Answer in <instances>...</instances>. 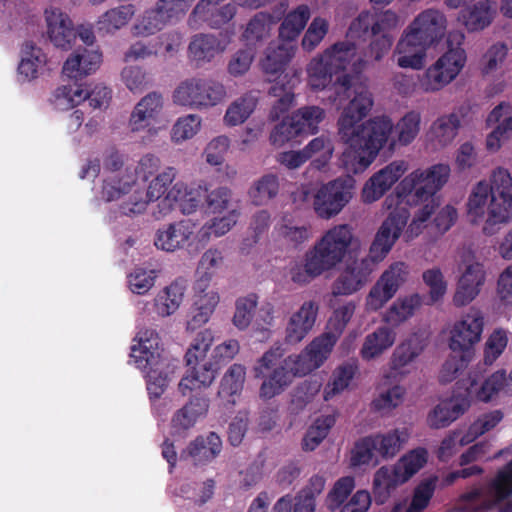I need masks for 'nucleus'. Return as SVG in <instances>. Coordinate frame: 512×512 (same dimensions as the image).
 Listing matches in <instances>:
<instances>
[{
	"mask_svg": "<svg viewBox=\"0 0 512 512\" xmlns=\"http://www.w3.org/2000/svg\"><path fill=\"white\" fill-rule=\"evenodd\" d=\"M504 418L500 409L491 410L479 415L461 436V444L468 445L480 436L493 430Z\"/></svg>",
	"mask_w": 512,
	"mask_h": 512,
	"instance_id": "obj_60",
	"label": "nucleus"
},
{
	"mask_svg": "<svg viewBox=\"0 0 512 512\" xmlns=\"http://www.w3.org/2000/svg\"><path fill=\"white\" fill-rule=\"evenodd\" d=\"M228 45L229 40L226 38L212 34H197L190 41L189 58L197 65H203L225 52Z\"/></svg>",
	"mask_w": 512,
	"mask_h": 512,
	"instance_id": "obj_36",
	"label": "nucleus"
},
{
	"mask_svg": "<svg viewBox=\"0 0 512 512\" xmlns=\"http://www.w3.org/2000/svg\"><path fill=\"white\" fill-rule=\"evenodd\" d=\"M319 312L315 301L308 300L302 303L299 309L293 312L285 329V340L290 344L300 343L313 329Z\"/></svg>",
	"mask_w": 512,
	"mask_h": 512,
	"instance_id": "obj_34",
	"label": "nucleus"
},
{
	"mask_svg": "<svg viewBox=\"0 0 512 512\" xmlns=\"http://www.w3.org/2000/svg\"><path fill=\"white\" fill-rule=\"evenodd\" d=\"M185 294V287L178 281L162 288L153 299V308L160 318L174 315L180 308Z\"/></svg>",
	"mask_w": 512,
	"mask_h": 512,
	"instance_id": "obj_47",
	"label": "nucleus"
},
{
	"mask_svg": "<svg viewBox=\"0 0 512 512\" xmlns=\"http://www.w3.org/2000/svg\"><path fill=\"white\" fill-rule=\"evenodd\" d=\"M154 244L157 249L174 252L187 246L198 247L197 224L190 219L164 225L156 231Z\"/></svg>",
	"mask_w": 512,
	"mask_h": 512,
	"instance_id": "obj_23",
	"label": "nucleus"
},
{
	"mask_svg": "<svg viewBox=\"0 0 512 512\" xmlns=\"http://www.w3.org/2000/svg\"><path fill=\"white\" fill-rule=\"evenodd\" d=\"M390 125L391 128L385 140L379 145L376 144L375 148L367 145L362 150L364 155L360 157L361 163L358 166L357 174L366 171L382 149L386 148L389 152H393L397 146H407L412 143L420 132L421 114L417 111H409L399 119L397 124H394L390 118Z\"/></svg>",
	"mask_w": 512,
	"mask_h": 512,
	"instance_id": "obj_14",
	"label": "nucleus"
},
{
	"mask_svg": "<svg viewBox=\"0 0 512 512\" xmlns=\"http://www.w3.org/2000/svg\"><path fill=\"white\" fill-rule=\"evenodd\" d=\"M20 55L17 68L19 79L23 82H31L38 78L47 65V56L44 51L32 42H25Z\"/></svg>",
	"mask_w": 512,
	"mask_h": 512,
	"instance_id": "obj_40",
	"label": "nucleus"
},
{
	"mask_svg": "<svg viewBox=\"0 0 512 512\" xmlns=\"http://www.w3.org/2000/svg\"><path fill=\"white\" fill-rule=\"evenodd\" d=\"M298 46L279 41L269 45L260 61L263 71L268 75H276L285 70L297 52Z\"/></svg>",
	"mask_w": 512,
	"mask_h": 512,
	"instance_id": "obj_44",
	"label": "nucleus"
},
{
	"mask_svg": "<svg viewBox=\"0 0 512 512\" xmlns=\"http://www.w3.org/2000/svg\"><path fill=\"white\" fill-rule=\"evenodd\" d=\"M164 98L161 94L152 92L142 97L134 106L128 127L132 132H146L148 136H156L165 129L167 121L162 120Z\"/></svg>",
	"mask_w": 512,
	"mask_h": 512,
	"instance_id": "obj_18",
	"label": "nucleus"
},
{
	"mask_svg": "<svg viewBox=\"0 0 512 512\" xmlns=\"http://www.w3.org/2000/svg\"><path fill=\"white\" fill-rule=\"evenodd\" d=\"M486 124L492 130L486 136L485 147L489 152L496 153L512 137V105L502 102L495 106L488 114Z\"/></svg>",
	"mask_w": 512,
	"mask_h": 512,
	"instance_id": "obj_28",
	"label": "nucleus"
},
{
	"mask_svg": "<svg viewBox=\"0 0 512 512\" xmlns=\"http://www.w3.org/2000/svg\"><path fill=\"white\" fill-rule=\"evenodd\" d=\"M377 264L367 256L347 263L333 283L332 293L348 296L361 290L369 281Z\"/></svg>",
	"mask_w": 512,
	"mask_h": 512,
	"instance_id": "obj_24",
	"label": "nucleus"
},
{
	"mask_svg": "<svg viewBox=\"0 0 512 512\" xmlns=\"http://www.w3.org/2000/svg\"><path fill=\"white\" fill-rule=\"evenodd\" d=\"M177 169L165 167L155 177L149 179L143 191L135 187L133 175L125 170L110 175L103 181L101 198L106 202H114L118 213L125 216L143 214L150 203L166 198L177 178Z\"/></svg>",
	"mask_w": 512,
	"mask_h": 512,
	"instance_id": "obj_4",
	"label": "nucleus"
},
{
	"mask_svg": "<svg viewBox=\"0 0 512 512\" xmlns=\"http://www.w3.org/2000/svg\"><path fill=\"white\" fill-rule=\"evenodd\" d=\"M47 35L54 46L69 49L75 38L73 23L70 17L56 7L47 8L44 12Z\"/></svg>",
	"mask_w": 512,
	"mask_h": 512,
	"instance_id": "obj_35",
	"label": "nucleus"
},
{
	"mask_svg": "<svg viewBox=\"0 0 512 512\" xmlns=\"http://www.w3.org/2000/svg\"><path fill=\"white\" fill-rule=\"evenodd\" d=\"M246 368L242 364L231 365L224 373L217 393L220 404L225 408L233 407L244 387Z\"/></svg>",
	"mask_w": 512,
	"mask_h": 512,
	"instance_id": "obj_38",
	"label": "nucleus"
},
{
	"mask_svg": "<svg viewBox=\"0 0 512 512\" xmlns=\"http://www.w3.org/2000/svg\"><path fill=\"white\" fill-rule=\"evenodd\" d=\"M207 189L202 184H187L182 181L175 182L169 194L157 203L154 217L162 219L168 216L175 207L183 214H192L200 206Z\"/></svg>",
	"mask_w": 512,
	"mask_h": 512,
	"instance_id": "obj_21",
	"label": "nucleus"
},
{
	"mask_svg": "<svg viewBox=\"0 0 512 512\" xmlns=\"http://www.w3.org/2000/svg\"><path fill=\"white\" fill-rule=\"evenodd\" d=\"M467 395L477 401L488 403L495 400L500 393L512 394V370L509 377L505 371L499 370L490 376L480 379L470 376L465 384Z\"/></svg>",
	"mask_w": 512,
	"mask_h": 512,
	"instance_id": "obj_25",
	"label": "nucleus"
},
{
	"mask_svg": "<svg viewBox=\"0 0 512 512\" xmlns=\"http://www.w3.org/2000/svg\"><path fill=\"white\" fill-rule=\"evenodd\" d=\"M135 15V7L131 4L120 5L104 12L97 20V29L105 34H114L127 26Z\"/></svg>",
	"mask_w": 512,
	"mask_h": 512,
	"instance_id": "obj_54",
	"label": "nucleus"
},
{
	"mask_svg": "<svg viewBox=\"0 0 512 512\" xmlns=\"http://www.w3.org/2000/svg\"><path fill=\"white\" fill-rule=\"evenodd\" d=\"M408 170L404 160H395L373 173L361 189V200L371 204L381 199Z\"/></svg>",
	"mask_w": 512,
	"mask_h": 512,
	"instance_id": "obj_22",
	"label": "nucleus"
},
{
	"mask_svg": "<svg viewBox=\"0 0 512 512\" xmlns=\"http://www.w3.org/2000/svg\"><path fill=\"white\" fill-rule=\"evenodd\" d=\"M258 104L252 93H245L234 99L226 108L223 123L227 127H236L244 124L254 113Z\"/></svg>",
	"mask_w": 512,
	"mask_h": 512,
	"instance_id": "obj_50",
	"label": "nucleus"
},
{
	"mask_svg": "<svg viewBox=\"0 0 512 512\" xmlns=\"http://www.w3.org/2000/svg\"><path fill=\"white\" fill-rule=\"evenodd\" d=\"M275 231L278 238L293 247L302 245L312 237L309 226L296 223L286 218L277 224Z\"/></svg>",
	"mask_w": 512,
	"mask_h": 512,
	"instance_id": "obj_63",
	"label": "nucleus"
},
{
	"mask_svg": "<svg viewBox=\"0 0 512 512\" xmlns=\"http://www.w3.org/2000/svg\"><path fill=\"white\" fill-rule=\"evenodd\" d=\"M496 14V4L489 0L479 1L461 13V20L469 31L483 30Z\"/></svg>",
	"mask_w": 512,
	"mask_h": 512,
	"instance_id": "obj_53",
	"label": "nucleus"
},
{
	"mask_svg": "<svg viewBox=\"0 0 512 512\" xmlns=\"http://www.w3.org/2000/svg\"><path fill=\"white\" fill-rule=\"evenodd\" d=\"M337 413L320 415L308 428L302 442L306 451L315 450L328 436L330 430L337 421Z\"/></svg>",
	"mask_w": 512,
	"mask_h": 512,
	"instance_id": "obj_57",
	"label": "nucleus"
},
{
	"mask_svg": "<svg viewBox=\"0 0 512 512\" xmlns=\"http://www.w3.org/2000/svg\"><path fill=\"white\" fill-rule=\"evenodd\" d=\"M461 127V117L458 113H449L438 117L430 126L427 139L436 148L451 145Z\"/></svg>",
	"mask_w": 512,
	"mask_h": 512,
	"instance_id": "obj_39",
	"label": "nucleus"
},
{
	"mask_svg": "<svg viewBox=\"0 0 512 512\" xmlns=\"http://www.w3.org/2000/svg\"><path fill=\"white\" fill-rule=\"evenodd\" d=\"M158 271L149 267H136L127 275V287L136 295H146L155 286Z\"/></svg>",
	"mask_w": 512,
	"mask_h": 512,
	"instance_id": "obj_64",
	"label": "nucleus"
},
{
	"mask_svg": "<svg viewBox=\"0 0 512 512\" xmlns=\"http://www.w3.org/2000/svg\"><path fill=\"white\" fill-rule=\"evenodd\" d=\"M352 91L353 97L337 121L338 136L345 146L338 164L347 174L357 175L362 150L367 145L375 148L385 140L391 125L390 117L384 115L364 121L374 105L372 93L364 85L355 86Z\"/></svg>",
	"mask_w": 512,
	"mask_h": 512,
	"instance_id": "obj_1",
	"label": "nucleus"
},
{
	"mask_svg": "<svg viewBox=\"0 0 512 512\" xmlns=\"http://www.w3.org/2000/svg\"><path fill=\"white\" fill-rule=\"evenodd\" d=\"M329 65L336 73L342 70H351L360 73L368 66L369 59H365L356 51L355 44L349 40L335 43L322 52Z\"/></svg>",
	"mask_w": 512,
	"mask_h": 512,
	"instance_id": "obj_30",
	"label": "nucleus"
},
{
	"mask_svg": "<svg viewBox=\"0 0 512 512\" xmlns=\"http://www.w3.org/2000/svg\"><path fill=\"white\" fill-rule=\"evenodd\" d=\"M254 376L262 379L260 399L267 401L282 394L296 378L279 347L266 351L253 367Z\"/></svg>",
	"mask_w": 512,
	"mask_h": 512,
	"instance_id": "obj_10",
	"label": "nucleus"
},
{
	"mask_svg": "<svg viewBox=\"0 0 512 512\" xmlns=\"http://www.w3.org/2000/svg\"><path fill=\"white\" fill-rule=\"evenodd\" d=\"M488 494L490 498H484L481 487H471L458 496L451 512L490 510L507 495H512V460L490 481Z\"/></svg>",
	"mask_w": 512,
	"mask_h": 512,
	"instance_id": "obj_12",
	"label": "nucleus"
},
{
	"mask_svg": "<svg viewBox=\"0 0 512 512\" xmlns=\"http://www.w3.org/2000/svg\"><path fill=\"white\" fill-rule=\"evenodd\" d=\"M215 340L214 331L204 329L193 339L185 354L186 365H197L204 362H212L208 359V352Z\"/></svg>",
	"mask_w": 512,
	"mask_h": 512,
	"instance_id": "obj_61",
	"label": "nucleus"
},
{
	"mask_svg": "<svg viewBox=\"0 0 512 512\" xmlns=\"http://www.w3.org/2000/svg\"><path fill=\"white\" fill-rule=\"evenodd\" d=\"M422 305V296L413 293L403 297H399L385 311L383 320L391 326H399L410 319Z\"/></svg>",
	"mask_w": 512,
	"mask_h": 512,
	"instance_id": "obj_49",
	"label": "nucleus"
},
{
	"mask_svg": "<svg viewBox=\"0 0 512 512\" xmlns=\"http://www.w3.org/2000/svg\"><path fill=\"white\" fill-rule=\"evenodd\" d=\"M485 318L481 310L470 308L448 329V346L454 352L468 355L481 341Z\"/></svg>",
	"mask_w": 512,
	"mask_h": 512,
	"instance_id": "obj_17",
	"label": "nucleus"
},
{
	"mask_svg": "<svg viewBox=\"0 0 512 512\" xmlns=\"http://www.w3.org/2000/svg\"><path fill=\"white\" fill-rule=\"evenodd\" d=\"M87 90L79 84H67L57 87L49 98V103L56 111L71 110L87 98Z\"/></svg>",
	"mask_w": 512,
	"mask_h": 512,
	"instance_id": "obj_52",
	"label": "nucleus"
},
{
	"mask_svg": "<svg viewBox=\"0 0 512 512\" xmlns=\"http://www.w3.org/2000/svg\"><path fill=\"white\" fill-rule=\"evenodd\" d=\"M237 11L231 0H200L189 18L191 26L198 27L207 24L218 28L231 21Z\"/></svg>",
	"mask_w": 512,
	"mask_h": 512,
	"instance_id": "obj_26",
	"label": "nucleus"
},
{
	"mask_svg": "<svg viewBox=\"0 0 512 512\" xmlns=\"http://www.w3.org/2000/svg\"><path fill=\"white\" fill-rule=\"evenodd\" d=\"M383 206L388 214L377 229L367 255L377 265L388 256L410 218L408 201L400 196L389 195Z\"/></svg>",
	"mask_w": 512,
	"mask_h": 512,
	"instance_id": "obj_9",
	"label": "nucleus"
},
{
	"mask_svg": "<svg viewBox=\"0 0 512 512\" xmlns=\"http://www.w3.org/2000/svg\"><path fill=\"white\" fill-rule=\"evenodd\" d=\"M335 346V336L321 334L310 341L298 354L286 357L296 377H304L319 369L329 358Z\"/></svg>",
	"mask_w": 512,
	"mask_h": 512,
	"instance_id": "obj_20",
	"label": "nucleus"
},
{
	"mask_svg": "<svg viewBox=\"0 0 512 512\" xmlns=\"http://www.w3.org/2000/svg\"><path fill=\"white\" fill-rule=\"evenodd\" d=\"M450 172V166L444 163L416 169L402 179L396 192L390 196H400L408 204L411 201L427 200L447 183Z\"/></svg>",
	"mask_w": 512,
	"mask_h": 512,
	"instance_id": "obj_11",
	"label": "nucleus"
},
{
	"mask_svg": "<svg viewBox=\"0 0 512 512\" xmlns=\"http://www.w3.org/2000/svg\"><path fill=\"white\" fill-rule=\"evenodd\" d=\"M428 458V450L418 447L404 453L395 463L378 468L372 482L376 502L385 503L398 487L409 482L425 467Z\"/></svg>",
	"mask_w": 512,
	"mask_h": 512,
	"instance_id": "obj_8",
	"label": "nucleus"
},
{
	"mask_svg": "<svg viewBox=\"0 0 512 512\" xmlns=\"http://www.w3.org/2000/svg\"><path fill=\"white\" fill-rule=\"evenodd\" d=\"M306 159H311V166L318 170L325 168L334 154V143L331 138L319 136L312 139L304 148Z\"/></svg>",
	"mask_w": 512,
	"mask_h": 512,
	"instance_id": "obj_59",
	"label": "nucleus"
},
{
	"mask_svg": "<svg viewBox=\"0 0 512 512\" xmlns=\"http://www.w3.org/2000/svg\"><path fill=\"white\" fill-rule=\"evenodd\" d=\"M357 371L358 365L354 362L344 363L337 367L332 373L331 380L324 388V400L329 401L348 389Z\"/></svg>",
	"mask_w": 512,
	"mask_h": 512,
	"instance_id": "obj_58",
	"label": "nucleus"
},
{
	"mask_svg": "<svg viewBox=\"0 0 512 512\" xmlns=\"http://www.w3.org/2000/svg\"><path fill=\"white\" fill-rule=\"evenodd\" d=\"M187 366V373L182 377L178 385L179 391L183 396L188 395L194 390L210 387L218 373V367L212 362Z\"/></svg>",
	"mask_w": 512,
	"mask_h": 512,
	"instance_id": "obj_43",
	"label": "nucleus"
},
{
	"mask_svg": "<svg viewBox=\"0 0 512 512\" xmlns=\"http://www.w3.org/2000/svg\"><path fill=\"white\" fill-rule=\"evenodd\" d=\"M178 19L166 8L157 2L156 7L146 10L135 22L132 27V33L135 36L147 37L155 34L165 27V25L173 20Z\"/></svg>",
	"mask_w": 512,
	"mask_h": 512,
	"instance_id": "obj_46",
	"label": "nucleus"
},
{
	"mask_svg": "<svg viewBox=\"0 0 512 512\" xmlns=\"http://www.w3.org/2000/svg\"><path fill=\"white\" fill-rule=\"evenodd\" d=\"M464 34L450 32L447 37L448 49L421 75L416 89L422 93H436L452 83L462 72L467 62V54L462 47Z\"/></svg>",
	"mask_w": 512,
	"mask_h": 512,
	"instance_id": "obj_7",
	"label": "nucleus"
},
{
	"mask_svg": "<svg viewBox=\"0 0 512 512\" xmlns=\"http://www.w3.org/2000/svg\"><path fill=\"white\" fill-rule=\"evenodd\" d=\"M376 451L384 459H391L396 456L410 438L408 428H395L384 433L372 435Z\"/></svg>",
	"mask_w": 512,
	"mask_h": 512,
	"instance_id": "obj_48",
	"label": "nucleus"
},
{
	"mask_svg": "<svg viewBox=\"0 0 512 512\" xmlns=\"http://www.w3.org/2000/svg\"><path fill=\"white\" fill-rule=\"evenodd\" d=\"M396 341V332L387 326L377 328L368 334L360 349V356L365 361L380 358Z\"/></svg>",
	"mask_w": 512,
	"mask_h": 512,
	"instance_id": "obj_45",
	"label": "nucleus"
},
{
	"mask_svg": "<svg viewBox=\"0 0 512 512\" xmlns=\"http://www.w3.org/2000/svg\"><path fill=\"white\" fill-rule=\"evenodd\" d=\"M361 250V241L350 225H334L305 252L301 263L296 262L290 267L289 277L295 284L306 285L337 268L350 253Z\"/></svg>",
	"mask_w": 512,
	"mask_h": 512,
	"instance_id": "obj_2",
	"label": "nucleus"
},
{
	"mask_svg": "<svg viewBox=\"0 0 512 512\" xmlns=\"http://www.w3.org/2000/svg\"><path fill=\"white\" fill-rule=\"evenodd\" d=\"M131 347V359L147 381L151 399H158L166 390L176 370V364L165 353L159 333L155 329L140 330Z\"/></svg>",
	"mask_w": 512,
	"mask_h": 512,
	"instance_id": "obj_5",
	"label": "nucleus"
},
{
	"mask_svg": "<svg viewBox=\"0 0 512 512\" xmlns=\"http://www.w3.org/2000/svg\"><path fill=\"white\" fill-rule=\"evenodd\" d=\"M353 191V179L336 178L321 184L311 199L314 212L325 220L335 217L353 198Z\"/></svg>",
	"mask_w": 512,
	"mask_h": 512,
	"instance_id": "obj_16",
	"label": "nucleus"
},
{
	"mask_svg": "<svg viewBox=\"0 0 512 512\" xmlns=\"http://www.w3.org/2000/svg\"><path fill=\"white\" fill-rule=\"evenodd\" d=\"M446 28L447 21L442 12L436 9H426L414 18L405 31L428 45H432L444 36Z\"/></svg>",
	"mask_w": 512,
	"mask_h": 512,
	"instance_id": "obj_29",
	"label": "nucleus"
},
{
	"mask_svg": "<svg viewBox=\"0 0 512 512\" xmlns=\"http://www.w3.org/2000/svg\"><path fill=\"white\" fill-rule=\"evenodd\" d=\"M491 184L477 182L466 202V216L474 225L482 224V232L492 236L502 225L512 221V177L507 169L498 167L491 174Z\"/></svg>",
	"mask_w": 512,
	"mask_h": 512,
	"instance_id": "obj_3",
	"label": "nucleus"
},
{
	"mask_svg": "<svg viewBox=\"0 0 512 512\" xmlns=\"http://www.w3.org/2000/svg\"><path fill=\"white\" fill-rule=\"evenodd\" d=\"M274 26L275 19L270 13L258 12L245 25L241 39L250 49L261 46L271 38Z\"/></svg>",
	"mask_w": 512,
	"mask_h": 512,
	"instance_id": "obj_42",
	"label": "nucleus"
},
{
	"mask_svg": "<svg viewBox=\"0 0 512 512\" xmlns=\"http://www.w3.org/2000/svg\"><path fill=\"white\" fill-rule=\"evenodd\" d=\"M102 64V52L98 48H79L64 61L62 73L70 79L81 80L95 73Z\"/></svg>",
	"mask_w": 512,
	"mask_h": 512,
	"instance_id": "obj_31",
	"label": "nucleus"
},
{
	"mask_svg": "<svg viewBox=\"0 0 512 512\" xmlns=\"http://www.w3.org/2000/svg\"><path fill=\"white\" fill-rule=\"evenodd\" d=\"M310 17L311 9L306 4H300L291 9L284 16L279 26L278 41H284L293 46H298V38L306 27Z\"/></svg>",
	"mask_w": 512,
	"mask_h": 512,
	"instance_id": "obj_41",
	"label": "nucleus"
},
{
	"mask_svg": "<svg viewBox=\"0 0 512 512\" xmlns=\"http://www.w3.org/2000/svg\"><path fill=\"white\" fill-rule=\"evenodd\" d=\"M220 437L210 433L206 437H198L182 452V457H190L195 463H203L214 459L221 451Z\"/></svg>",
	"mask_w": 512,
	"mask_h": 512,
	"instance_id": "obj_51",
	"label": "nucleus"
},
{
	"mask_svg": "<svg viewBox=\"0 0 512 512\" xmlns=\"http://www.w3.org/2000/svg\"><path fill=\"white\" fill-rule=\"evenodd\" d=\"M464 34L450 32L447 37L448 49L421 75L416 89L422 93H436L452 83L462 72L467 62V54L462 47Z\"/></svg>",
	"mask_w": 512,
	"mask_h": 512,
	"instance_id": "obj_6",
	"label": "nucleus"
},
{
	"mask_svg": "<svg viewBox=\"0 0 512 512\" xmlns=\"http://www.w3.org/2000/svg\"><path fill=\"white\" fill-rule=\"evenodd\" d=\"M194 291L191 318L186 324L188 331H194L208 323L220 302L218 290L202 280L196 281Z\"/></svg>",
	"mask_w": 512,
	"mask_h": 512,
	"instance_id": "obj_27",
	"label": "nucleus"
},
{
	"mask_svg": "<svg viewBox=\"0 0 512 512\" xmlns=\"http://www.w3.org/2000/svg\"><path fill=\"white\" fill-rule=\"evenodd\" d=\"M306 73L308 84L314 90L325 89L332 82L333 75L337 74L322 53L310 60Z\"/></svg>",
	"mask_w": 512,
	"mask_h": 512,
	"instance_id": "obj_56",
	"label": "nucleus"
},
{
	"mask_svg": "<svg viewBox=\"0 0 512 512\" xmlns=\"http://www.w3.org/2000/svg\"><path fill=\"white\" fill-rule=\"evenodd\" d=\"M227 96L223 84L205 78H189L180 82L173 91L175 105L195 110L209 109L222 103Z\"/></svg>",
	"mask_w": 512,
	"mask_h": 512,
	"instance_id": "obj_13",
	"label": "nucleus"
},
{
	"mask_svg": "<svg viewBox=\"0 0 512 512\" xmlns=\"http://www.w3.org/2000/svg\"><path fill=\"white\" fill-rule=\"evenodd\" d=\"M429 46L407 31H404L394 50V58L397 65L404 69H422L426 63L427 48Z\"/></svg>",
	"mask_w": 512,
	"mask_h": 512,
	"instance_id": "obj_33",
	"label": "nucleus"
},
{
	"mask_svg": "<svg viewBox=\"0 0 512 512\" xmlns=\"http://www.w3.org/2000/svg\"><path fill=\"white\" fill-rule=\"evenodd\" d=\"M356 483L352 476L338 479L326 497L331 512H368L372 504L369 491L360 489L352 493Z\"/></svg>",
	"mask_w": 512,
	"mask_h": 512,
	"instance_id": "obj_19",
	"label": "nucleus"
},
{
	"mask_svg": "<svg viewBox=\"0 0 512 512\" xmlns=\"http://www.w3.org/2000/svg\"><path fill=\"white\" fill-rule=\"evenodd\" d=\"M459 269L461 274L457 280L452 302L456 307H464L480 295L486 282L487 272L484 264L470 250L461 252Z\"/></svg>",
	"mask_w": 512,
	"mask_h": 512,
	"instance_id": "obj_15",
	"label": "nucleus"
},
{
	"mask_svg": "<svg viewBox=\"0 0 512 512\" xmlns=\"http://www.w3.org/2000/svg\"><path fill=\"white\" fill-rule=\"evenodd\" d=\"M209 400L205 397L191 398L188 403L177 410L171 420V433L174 436H184L200 417L208 412Z\"/></svg>",
	"mask_w": 512,
	"mask_h": 512,
	"instance_id": "obj_37",
	"label": "nucleus"
},
{
	"mask_svg": "<svg viewBox=\"0 0 512 512\" xmlns=\"http://www.w3.org/2000/svg\"><path fill=\"white\" fill-rule=\"evenodd\" d=\"M471 406V399L466 395H453L440 401L428 414L427 424L433 429L448 427Z\"/></svg>",
	"mask_w": 512,
	"mask_h": 512,
	"instance_id": "obj_32",
	"label": "nucleus"
},
{
	"mask_svg": "<svg viewBox=\"0 0 512 512\" xmlns=\"http://www.w3.org/2000/svg\"><path fill=\"white\" fill-rule=\"evenodd\" d=\"M227 265L225 252L217 247L207 249L201 256L198 264V274L207 283L213 276L222 271Z\"/></svg>",
	"mask_w": 512,
	"mask_h": 512,
	"instance_id": "obj_62",
	"label": "nucleus"
},
{
	"mask_svg": "<svg viewBox=\"0 0 512 512\" xmlns=\"http://www.w3.org/2000/svg\"><path fill=\"white\" fill-rule=\"evenodd\" d=\"M238 212L231 209L222 217H214L206 222L201 228H197L198 242L201 246L205 245L212 237H221L228 233L236 224Z\"/></svg>",
	"mask_w": 512,
	"mask_h": 512,
	"instance_id": "obj_55",
	"label": "nucleus"
}]
</instances>
